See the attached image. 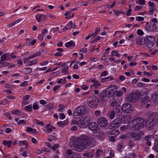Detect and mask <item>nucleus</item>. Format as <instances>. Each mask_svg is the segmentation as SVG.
Returning a JSON list of instances; mask_svg holds the SVG:
<instances>
[{
    "instance_id": "obj_1",
    "label": "nucleus",
    "mask_w": 158,
    "mask_h": 158,
    "mask_svg": "<svg viewBox=\"0 0 158 158\" xmlns=\"http://www.w3.org/2000/svg\"><path fill=\"white\" fill-rule=\"evenodd\" d=\"M145 120L143 118H137L132 120L131 123L132 124L129 126L128 129L131 131H137L143 128L146 123Z\"/></svg>"
},
{
    "instance_id": "obj_2",
    "label": "nucleus",
    "mask_w": 158,
    "mask_h": 158,
    "mask_svg": "<svg viewBox=\"0 0 158 158\" xmlns=\"http://www.w3.org/2000/svg\"><path fill=\"white\" fill-rule=\"evenodd\" d=\"M81 137L85 143L86 148H91L96 145V142L94 137L85 135H82Z\"/></svg>"
},
{
    "instance_id": "obj_3",
    "label": "nucleus",
    "mask_w": 158,
    "mask_h": 158,
    "mask_svg": "<svg viewBox=\"0 0 158 158\" xmlns=\"http://www.w3.org/2000/svg\"><path fill=\"white\" fill-rule=\"evenodd\" d=\"M85 148H86V147L82 137L78 139L74 145V150L80 152L84 150Z\"/></svg>"
},
{
    "instance_id": "obj_4",
    "label": "nucleus",
    "mask_w": 158,
    "mask_h": 158,
    "mask_svg": "<svg viewBox=\"0 0 158 158\" xmlns=\"http://www.w3.org/2000/svg\"><path fill=\"white\" fill-rule=\"evenodd\" d=\"M85 112V108L83 106H80L75 109L73 115L75 118H78L83 115Z\"/></svg>"
},
{
    "instance_id": "obj_5",
    "label": "nucleus",
    "mask_w": 158,
    "mask_h": 158,
    "mask_svg": "<svg viewBox=\"0 0 158 158\" xmlns=\"http://www.w3.org/2000/svg\"><path fill=\"white\" fill-rule=\"evenodd\" d=\"M145 44L148 48H151L155 43V39L152 36H149L144 38Z\"/></svg>"
},
{
    "instance_id": "obj_6",
    "label": "nucleus",
    "mask_w": 158,
    "mask_h": 158,
    "mask_svg": "<svg viewBox=\"0 0 158 158\" xmlns=\"http://www.w3.org/2000/svg\"><path fill=\"white\" fill-rule=\"evenodd\" d=\"M117 87L114 85L109 86L106 90H107V97L110 98L112 97L117 91Z\"/></svg>"
},
{
    "instance_id": "obj_7",
    "label": "nucleus",
    "mask_w": 158,
    "mask_h": 158,
    "mask_svg": "<svg viewBox=\"0 0 158 158\" xmlns=\"http://www.w3.org/2000/svg\"><path fill=\"white\" fill-rule=\"evenodd\" d=\"M88 105L92 108L96 106L98 103V99L95 96H91L89 97Z\"/></svg>"
},
{
    "instance_id": "obj_8",
    "label": "nucleus",
    "mask_w": 158,
    "mask_h": 158,
    "mask_svg": "<svg viewBox=\"0 0 158 158\" xmlns=\"http://www.w3.org/2000/svg\"><path fill=\"white\" fill-rule=\"evenodd\" d=\"M139 96V94L137 92L131 93L128 95L127 100L131 102H135L138 100Z\"/></svg>"
},
{
    "instance_id": "obj_9",
    "label": "nucleus",
    "mask_w": 158,
    "mask_h": 158,
    "mask_svg": "<svg viewBox=\"0 0 158 158\" xmlns=\"http://www.w3.org/2000/svg\"><path fill=\"white\" fill-rule=\"evenodd\" d=\"M147 116L149 121L158 123V114L157 113L149 111L147 114Z\"/></svg>"
},
{
    "instance_id": "obj_10",
    "label": "nucleus",
    "mask_w": 158,
    "mask_h": 158,
    "mask_svg": "<svg viewBox=\"0 0 158 158\" xmlns=\"http://www.w3.org/2000/svg\"><path fill=\"white\" fill-rule=\"evenodd\" d=\"M122 110L123 112L128 113H131L133 110L132 105L129 103L124 104L122 107Z\"/></svg>"
},
{
    "instance_id": "obj_11",
    "label": "nucleus",
    "mask_w": 158,
    "mask_h": 158,
    "mask_svg": "<svg viewBox=\"0 0 158 158\" xmlns=\"http://www.w3.org/2000/svg\"><path fill=\"white\" fill-rule=\"evenodd\" d=\"M121 121L119 114L118 117H116L115 120L110 123V126L115 129L117 128L122 123Z\"/></svg>"
},
{
    "instance_id": "obj_12",
    "label": "nucleus",
    "mask_w": 158,
    "mask_h": 158,
    "mask_svg": "<svg viewBox=\"0 0 158 158\" xmlns=\"http://www.w3.org/2000/svg\"><path fill=\"white\" fill-rule=\"evenodd\" d=\"M98 124L101 127H105L108 125V121L106 118L101 117L99 118L97 121Z\"/></svg>"
},
{
    "instance_id": "obj_13",
    "label": "nucleus",
    "mask_w": 158,
    "mask_h": 158,
    "mask_svg": "<svg viewBox=\"0 0 158 158\" xmlns=\"http://www.w3.org/2000/svg\"><path fill=\"white\" fill-rule=\"evenodd\" d=\"M89 120L88 117H85V118H82L79 119L77 122V124L80 127L82 128L84 127L83 125L85 123H88Z\"/></svg>"
},
{
    "instance_id": "obj_14",
    "label": "nucleus",
    "mask_w": 158,
    "mask_h": 158,
    "mask_svg": "<svg viewBox=\"0 0 158 158\" xmlns=\"http://www.w3.org/2000/svg\"><path fill=\"white\" fill-rule=\"evenodd\" d=\"M141 133L138 134L135 133L131 132L130 135V137L131 138H132L135 140H139L141 138V136L140 134L143 135V133L142 132H141Z\"/></svg>"
},
{
    "instance_id": "obj_15",
    "label": "nucleus",
    "mask_w": 158,
    "mask_h": 158,
    "mask_svg": "<svg viewBox=\"0 0 158 158\" xmlns=\"http://www.w3.org/2000/svg\"><path fill=\"white\" fill-rule=\"evenodd\" d=\"M88 126L89 129L92 131H96L98 129V126L94 122L91 123L89 124Z\"/></svg>"
},
{
    "instance_id": "obj_16",
    "label": "nucleus",
    "mask_w": 158,
    "mask_h": 158,
    "mask_svg": "<svg viewBox=\"0 0 158 158\" xmlns=\"http://www.w3.org/2000/svg\"><path fill=\"white\" fill-rule=\"evenodd\" d=\"M135 41L136 43L138 45H143L145 44L144 39H143L142 37L139 36H137Z\"/></svg>"
},
{
    "instance_id": "obj_17",
    "label": "nucleus",
    "mask_w": 158,
    "mask_h": 158,
    "mask_svg": "<svg viewBox=\"0 0 158 158\" xmlns=\"http://www.w3.org/2000/svg\"><path fill=\"white\" fill-rule=\"evenodd\" d=\"M151 22L150 23V26L151 27L152 25V28L153 30L156 29L157 28V20L156 18H153L151 20Z\"/></svg>"
},
{
    "instance_id": "obj_18",
    "label": "nucleus",
    "mask_w": 158,
    "mask_h": 158,
    "mask_svg": "<svg viewBox=\"0 0 158 158\" xmlns=\"http://www.w3.org/2000/svg\"><path fill=\"white\" fill-rule=\"evenodd\" d=\"M121 119L122 122L123 123H128L131 120V117L127 115H123Z\"/></svg>"
},
{
    "instance_id": "obj_19",
    "label": "nucleus",
    "mask_w": 158,
    "mask_h": 158,
    "mask_svg": "<svg viewBox=\"0 0 158 158\" xmlns=\"http://www.w3.org/2000/svg\"><path fill=\"white\" fill-rule=\"evenodd\" d=\"M157 123L153 121H149V122L147 124V126L149 130H152Z\"/></svg>"
},
{
    "instance_id": "obj_20",
    "label": "nucleus",
    "mask_w": 158,
    "mask_h": 158,
    "mask_svg": "<svg viewBox=\"0 0 158 158\" xmlns=\"http://www.w3.org/2000/svg\"><path fill=\"white\" fill-rule=\"evenodd\" d=\"M67 26L69 27V29H74L76 27V25L73 23L72 21H70L67 24Z\"/></svg>"
},
{
    "instance_id": "obj_21",
    "label": "nucleus",
    "mask_w": 158,
    "mask_h": 158,
    "mask_svg": "<svg viewBox=\"0 0 158 158\" xmlns=\"http://www.w3.org/2000/svg\"><path fill=\"white\" fill-rule=\"evenodd\" d=\"M152 137L151 135H148L146 136L144 138V140L147 141L146 143V145L149 146H150L151 144V142L149 141V140L152 138Z\"/></svg>"
},
{
    "instance_id": "obj_22",
    "label": "nucleus",
    "mask_w": 158,
    "mask_h": 158,
    "mask_svg": "<svg viewBox=\"0 0 158 158\" xmlns=\"http://www.w3.org/2000/svg\"><path fill=\"white\" fill-rule=\"evenodd\" d=\"M152 100L153 102H155L158 101V95L157 92H155L154 94L151 95Z\"/></svg>"
},
{
    "instance_id": "obj_23",
    "label": "nucleus",
    "mask_w": 158,
    "mask_h": 158,
    "mask_svg": "<svg viewBox=\"0 0 158 158\" xmlns=\"http://www.w3.org/2000/svg\"><path fill=\"white\" fill-rule=\"evenodd\" d=\"M46 128V132L47 133H49L52 131V127L50 126V124L47 125L45 126Z\"/></svg>"
},
{
    "instance_id": "obj_24",
    "label": "nucleus",
    "mask_w": 158,
    "mask_h": 158,
    "mask_svg": "<svg viewBox=\"0 0 158 158\" xmlns=\"http://www.w3.org/2000/svg\"><path fill=\"white\" fill-rule=\"evenodd\" d=\"M107 90H103L99 94V96L102 99H104L105 97H107Z\"/></svg>"
},
{
    "instance_id": "obj_25",
    "label": "nucleus",
    "mask_w": 158,
    "mask_h": 158,
    "mask_svg": "<svg viewBox=\"0 0 158 158\" xmlns=\"http://www.w3.org/2000/svg\"><path fill=\"white\" fill-rule=\"evenodd\" d=\"M12 143V142L11 140H9L7 141L5 140H4L2 142V143L3 145H6L7 147L9 148L10 147L11 144Z\"/></svg>"
},
{
    "instance_id": "obj_26",
    "label": "nucleus",
    "mask_w": 158,
    "mask_h": 158,
    "mask_svg": "<svg viewBox=\"0 0 158 158\" xmlns=\"http://www.w3.org/2000/svg\"><path fill=\"white\" fill-rule=\"evenodd\" d=\"M150 101V98L146 96L142 99L141 102L142 103L145 104L146 103Z\"/></svg>"
},
{
    "instance_id": "obj_27",
    "label": "nucleus",
    "mask_w": 158,
    "mask_h": 158,
    "mask_svg": "<svg viewBox=\"0 0 158 158\" xmlns=\"http://www.w3.org/2000/svg\"><path fill=\"white\" fill-rule=\"evenodd\" d=\"M19 146L24 145L26 147V148L27 149V147H28L29 144L27 141L25 140L20 141L19 143Z\"/></svg>"
},
{
    "instance_id": "obj_28",
    "label": "nucleus",
    "mask_w": 158,
    "mask_h": 158,
    "mask_svg": "<svg viewBox=\"0 0 158 158\" xmlns=\"http://www.w3.org/2000/svg\"><path fill=\"white\" fill-rule=\"evenodd\" d=\"M65 45L66 47L69 48L71 47H74L75 44L73 41H71L65 43Z\"/></svg>"
},
{
    "instance_id": "obj_29",
    "label": "nucleus",
    "mask_w": 158,
    "mask_h": 158,
    "mask_svg": "<svg viewBox=\"0 0 158 158\" xmlns=\"http://www.w3.org/2000/svg\"><path fill=\"white\" fill-rule=\"evenodd\" d=\"M41 16L45 17V15L43 14H38L35 16V18L38 22H40L41 20Z\"/></svg>"
},
{
    "instance_id": "obj_30",
    "label": "nucleus",
    "mask_w": 158,
    "mask_h": 158,
    "mask_svg": "<svg viewBox=\"0 0 158 158\" xmlns=\"http://www.w3.org/2000/svg\"><path fill=\"white\" fill-rule=\"evenodd\" d=\"M115 115V111L114 109H113L112 110L110 113L109 116L110 118L113 119Z\"/></svg>"
},
{
    "instance_id": "obj_31",
    "label": "nucleus",
    "mask_w": 158,
    "mask_h": 158,
    "mask_svg": "<svg viewBox=\"0 0 158 158\" xmlns=\"http://www.w3.org/2000/svg\"><path fill=\"white\" fill-rule=\"evenodd\" d=\"M68 124L67 121H64L62 122H59L57 123V124L60 127H62L64 126L66 124Z\"/></svg>"
},
{
    "instance_id": "obj_32",
    "label": "nucleus",
    "mask_w": 158,
    "mask_h": 158,
    "mask_svg": "<svg viewBox=\"0 0 158 158\" xmlns=\"http://www.w3.org/2000/svg\"><path fill=\"white\" fill-rule=\"evenodd\" d=\"M153 149L157 152H158V140H156L155 144L154 147H153Z\"/></svg>"
},
{
    "instance_id": "obj_33",
    "label": "nucleus",
    "mask_w": 158,
    "mask_h": 158,
    "mask_svg": "<svg viewBox=\"0 0 158 158\" xmlns=\"http://www.w3.org/2000/svg\"><path fill=\"white\" fill-rule=\"evenodd\" d=\"M114 111L116 113L119 114H121V111L120 110V106L119 105H117L116 106L114 109Z\"/></svg>"
},
{
    "instance_id": "obj_34",
    "label": "nucleus",
    "mask_w": 158,
    "mask_h": 158,
    "mask_svg": "<svg viewBox=\"0 0 158 158\" xmlns=\"http://www.w3.org/2000/svg\"><path fill=\"white\" fill-rule=\"evenodd\" d=\"M119 134V132L117 130H114L112 131L110 133V134H114L115 136L118 135Z\"/></svg>"
},
{
    "instance_id": "obj_35",
    "label": "nucleus",
    "mask_w": 158,
    "mask_h": 158,
    "mask_svg": "<svg viewBox=\"0 0 158 158\" xmlns=\"http://www.w3.org/2000/svg\"><path fill=\"white\" fill-rule=\"evenodd\" d=\"M2 67H5L8 66V68H9L11 67L14 66V65L10 66V64L8 62H4L2 64Z\"/></svg>"
},
{
    "instance_id": "obj_36",
    "label": "nucleus",
    "mask_w": 158,
    "mask_h": 158,
    "mask_svg": "<svg viewBox=\"0 0 158 158\" xmlns=\"http://www.w3.org/2000/svg\"><path fill=\"white\" fill-rule=\"evenodd\" d=\"M114 53H116V55H115L117 57H119L120 56L119 53H118L117 52H116L115 50H113L112 51V53L111 54V56H114Z\"/></svg>"
},
{
    "instance_id": "obj_37",
    "label": "nucleus",
    "mask_w": 158,
    "mask_h": 158,
    "mask_svg": "<svg viewBox=\"0 0 158 158\" xmlns=\"http://www.w3.org/2000/svg\"><path fill=\"white\" fill-rule=\"evenodd\" d=\"M25 109L27 110L30 112L32 111V106L31 105H29L25 107Z\"/></svg>"
},
{
    "instance_id": "obj_38",
    "label": "nucleus",
    "mask_w": 158,
    "mask_h": 158,
    "mask_svg": "<svg viewBox=\"0 0 158 158\" xmlns=\"http://www.w3.org/2000/svg\"><path fill=\"white\" fill-rule=\"evenodd\" d=\"M114 12H115V14L118 16L120 14H123V15H126V13L122 11H117L116 10H114Z\"/></svg>"
},
{
    "instance_id": "obj_39",
    "label": "nucleus",
    "mask_w": 158,
    "mask_h": 158,
    "mask_svg": "<svg viewBox=\"0 0 158 158\" xmlns=\"http://www.w3.org/2000/svg\"><path fill=\"white\" fill-rule=\"evenodd\" d=\"M39 108V105L36 103H35L33 104V108L34 110H38Z\"/></svg>"
},
{
    "instance_id": "obj_40",
    "label": "nucleus",
    "mask_w": 158,
    "mask_h": 158,
    "mask_svg": "<svg viewBox=\"0 0 158 158\" xmlns=\"http://www.w3.org/2000/svg\"><path fill=\"white\" fill-rule=\"evenodd\" d=\"M94 84L93 85V86H94L95 88H97V87L98 86H100L101 85V84L99 82H98L96 80L95 81L94 83Z\"/></svg>"
},
{
    "instance_id": "obj_41",
    "label": "nucleus",
    "mask_w": 158,
    "mask_h": 158,
    "mask_svg": "<svg viewBox=\"0 0 158 158\" xmlns=\"http://www.w3.org/2000/svg\"><path fill=\"white\" fill-rule=\"evenodd\" d=\"M32 71V69L30 68H28L25 69V73L27 74L29 73Z\"/></svg>"
},
{
    "instance_id": "obj_42",
    "label": "nucleus",
    "mask_w": 158,
    "mask_h": 158,
    "mask_svg": "<svg viewBox=\"0 0 158 158\" xmlns=\"http://www.w3.org/2000/svg\"><path fill=\"white\" fill-rule=\"evenodd\" d=\"M135 20L139 21H142L144 20V18L142 17H136Z\"/></svg>"
},
{
    "instance_id": "obj_43",
    "label": "nucleus",
    "mask_w": 158,
    "mask_h": 158,
    "mask_svg": "<svg viewBox=\"0 0 158 158\" xmlns=\"http://www.w3.org/2000/svg\"><path fill=\"white\" fill-rule=\"evenodd\" d=\"M11 113L12 114H18L19 113V111L18 110H12L11 111Z\"/></svg>"
},
{
    "instance_id": "obj_44",
    "label": "nucleus",
    "mask_w": 158,
    "mask_h": 158,
    "mask_svg": "<svg viewBox=\"0 0 158 158\" xmlns=\"http://www.w3.org/2000/svg\"><path fill=\"white\" fill-rule=\"evenodd\" d=\"M128 145L132 148L134 146V143L133 141L132 140H130L128 142Z\"/></svg>"
},
{
    "instance_id": "obj_45",
    "label": "nucleus",
    "mask_w": 158,
    "mask_h": 158,
    "mask_svg": "<svg viewBox=\"0 0 158 158\" xmlns=\"http://www.w3.org/2000/svg\"><path fill=\"white\" fill-rule=\"evenodd\" d=\"M137 34L139 35H143V32L142 30L138 29L137 31Z\"/></svg>"
},
{
    "instance_id": "obj_46",
    "label": "nucleus",
    "mask_w": 158,
    "mask_h": 158,
    "mask_svg": "<svg viewBox=\"0 0 158 158\" xmlns=\"http://www.w3.org/2000/svg\"><path fill=\"white\" fill-rule=\"evenodd\" d=\"M59 144L58 143L55 144L52 147V149L53 150H56L59 147Z\"/></svg>"
},
{
    "instance_id": "obj_47",
    "label": "nucleus",
    "mask_w": 158,
    "mask_h": 158,
    "mask_svg": "<svg viewBox=\"0 0 158 158\" xmlns=\"http://www.w3.org/2000/svg\"><path fill=\"white\" fill-rule=\"evenodd\" d=\"M36 63V61L35 60H32L31 61H30L28 63V64L29 65H31L35 64Z\"/></svg>"
},
{
    "instance_id": "obj_48",
    "label": "nucleus",
    "mask_w": 158,
    "mask_h": 158,
    "mask_svg": "<svg viewBox=\"0 0 158 158\" xmlns=\"http://www.w3.org/2000/svg\"><path fill=\"white\" fill-rule=\"evenodd\" d=\"M18 124L19 125L21 124H26V122L24 120H21L18 122Z\"/></svg>"
},
{
    "instance_id": "obj_49",
    "label": "nucleus",
    "mask_w": 158,
    "mask_h": 158,
    "mask_svg": "<svg viewBox=\"0 0 158 158\" xmlns=\"http://www.w3.org/2000/svg\"><path fill=\"white\" fill-rule=\"evenodd\" d=\"M100 152H102V150H100V149H98L96 152V155L98 157H99L100 156V155L99 154Z\"/></svg>"
},
{
    "instance_id": "obj_50",
    "label": "nucleus",
    "mask_w": 158,
    "mask_h": 158,
    "mask_svg": "<svg viewBox=\"0 0 158 158\" xmlns=\"http://www.w3.org/2000/svg\"><path fill=\"white\" fill-rule=\"evenodd\" d=\"M64 105L60 104L59 105V107H60V108L58 110V111L59 112H61L62 110L64 108Z\"/></svg>"
},
{
    "instance_id": "obj_51",
    "label": "nucleus",
    "mask_w": 158,
    "mask_h": 158,
    "mask_svg": "<svg viewBox=\"0 0 158 158\" xmlns=\"http://www.w3.org/2000/svg\"><path fill=\"white\" fill-rule=\"evenodd\" d=\"M123 94V93L121 91H118L116 94V95L117 96H120Z\"/></svg>"
},
{
    "instance_id": "obj_52",
    "label": "nucleus",
    "mask_w": 158,
    "mask_h": 158,
    "mask_svg": "<svg viewBox=\"0 0 158 158\" xmlns=\"http://www.w3.org/2000/svg\"><path fill=\"white\" fill-rule=\"evenodd\" d=\"M109 78V77H104L101 79L100 80V81L102 82H106V81H107L108 80Z\"/></svg>"
},
{
    "instance_id": "obj_53",
    "label": "nucleus",
    "mask_w": 158,
    "mask_h": 158,
    "mask_svg": "<svg viewBox=\"0 0 158 158\" xmlns=\"http://www.w3.org/2000/svg\"><path fill=\"white\" fill-rule=\"evenodd\" d=\"M66 152L68 155H71L73 154V152L70 149L67 150Z\"/></svg>"
},
{
    "instance_id": "obj_54",
    "label": "nucleus",
    "mask_w": 158,
    "mask_h": 158,
    "mask_svg": "<svg viewBox=\"0 0 158 158\" xmlns=\"http://www.w3.org/2000/svg\"><path fill=\"white\" fill-rule=\"evenodd\" d=\"M60 86V85H55L53 88V91H56L57 89H58Z\"/></svg>"
},
{
    "instance_id": "obj_55",
    "label": "nucleus",
    "mask_w": 158,
    "mask_h": 158,
    "mask_svg": "<svg viewBox=\"0 0 158 158\" xmlns=\"http://www.w3.org/2000/svg\"><path fill=\"white\" fill-rule=\"evenodd\" d=\"M6 58V55L5 54L3 55L1 57V59L2 61H3Z\"/></svg>"
},
{
    "instance_id": "obj_56",
    "label": "nucleus",
    "mask_w": 158,
    "mask_h": 158,
    "mask_svg": "<svg viewBox=\"0 0 158 158\" xmlns=\"http://www.w3.org/2000/svg\"><path fill=\"white\" fill-rule=\"evenodd\" d=\"M132 10L130 8L129 10L127 11V16H129L131 14Z\"/></svg>"
},
{
    "instance_id": "obj_57",
    "label": "nucleus",
    "mask_w": 158,
    "mask_h": 158,
    "mask_svg": "<svg viewBox=\"0 0 158 158\" xmlns=\"http://www.w3.org/2000/svg\"><path fill=\"white\" fill-rule=\"evenodd\" d=\"M142 7H143L142 6H137L135 7V10L137 11L138 10H139V9H142Z\"/></svg>"
},
{
    "instance_id": "obj_58",
    "label": "nucleus",
    "mask_w": 158,
    "mask_h": 158,
    "mask_svg": "<svg viewBox=\"0 0 158 158\" xmlns=\"http://www.w3.org/2000/svg\"><path fill=\"white\" fill-rule=\"evenodd\" d=\"M51 138H49L48 139V140L50 141H52L53 139L56 138V137L54 135H51Z\"/></svg>"
},
{
    "instance_id": "obj_59",
    "label": "nucleus",
    "mask_w": 158,
    "mask_h": 158,
    "mask_svg": "<svg viewBox=\"0 0 158 158\" xmlns=\"http://www.w3.org/2000/svg\"><path fill=\"white\" fill-rule=\"evenodd\" d=\"M144 84L142 82L139 83L137 84L138 87H143Z\"/></svg>"
},
{
    "instance_id": "obj_60",
    "label": "nucleus",
    "mask_w": 158,
    "mask_h": 158,
    "mask_svg": "<svg viewBox=\"0 0 158 158\" xmlns=\"http://www.w3.org/2000/svg\"><path fill=\"white\" fill-rule=\"evenodd\" d=\"M41 54V53L40 52H37L36 53L33 55V57H35L37 56H40Z\"/></svg>"
},
{
    "instance_id": "obj_61",
    "label": "nucleus",
    "mask_w": 158,
    "mask_h": 158,
    "mask_svg": "<svg viewBox=\"0 0 158 158\" xmlns=\"http://www.w3.org/2000/svg\"><path fill=\"white\" fill-rule=\"evenodd\" d=\"M39 39L41 41H42L43 39L44 36L41 34L39 35L38 36Z\"/></svg>"
},
{
    "instance_id": "obj_62",
    "label": "nucleus",
    "mask_w": 158,
    "mask_h": 158,
    "mask_svg": "<svg viewBox=\"0 0 158 158\" xmlns=\"http://www.w3.org/2000/svg\"><path fill=\"white\" fill-rule=\"evenodd\" d=\"M32 128H31L29 127H27V129L26 130V131L28 132H31L32 131Z\"/></svg>"
},
{
    "instance_id": "obj_63",
    "label": "nucleus",
    "mask_w": 158,
    "mask_h": 158,
    "mask_svg": "<svg viewBox=\"0 0 158 158\" xmlns=\"http://www.w3.org/2000/svg\"><path fill=\"white\" fill-rule=\"evenodd\" d=\"M77 127L76 126H75L72 127L71 128V130L73 131H75L77 130Z\"/></svg>"
},
{
    "instance_id": "obj_64",
    "label": "nucleus",
    "mask_w": 158,
    "mask_h": 158,
    "mask_svg": "<svg viewBox=\"0 0 158 158\" xmlns=\"http://www.w3.org/2000/svg\"><path fill=\"white\" fill-rule=\"evenodd\" d=\"M12 131V130L9 128H7L5 130V132L6 133H9Z\"/></svg>"
}]
</instances>
